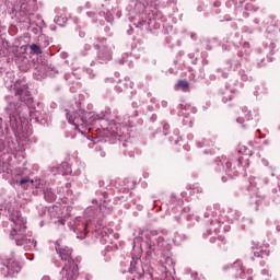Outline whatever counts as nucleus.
<instances>
[{
  "instance_id": "19",
  "label": "nucleus",
  "mask_w": 280,
  "mask_h": 280,
  "mask_svg": "<svg viewBox=\"0 0 280 280\" xmlns=\"http://www.w3.org/2000/svg\"><path fill=\"white\" fill-rule=\"evenodd\" d=\"M86 226H89V224H86V223H85V224H83L84 235H86V233H88V232H86Z\"/></svg>"
},
{
  "instance_id": "16",
  "label": "nucleus",
  "mask_w": 280,
  "mask_h": 280,
  "mask_svg": "<svg viewBox=\"0 0 280 280\" xmlns=\"http://www.w3.org/2000/svg\"><path fill=\"white\" fill-rule=\"evenodd\" d=\"M222 165H225L226 170H231L233 164L229 160H224V162H222Z\"/></svg>"
},
{
  "instance_id": "4",
  "label": "nucleus",
  "mask_w": 280,
  "mask_h": 280,
  "mask_svg": "<svg viewBox=\"0 0 280 280\" xmlns=\"http://www.w3.org/2000/svg\"><path fill=\"white\" fill-rule=\"evenodd\" d=\"M11 91L14 93L15 97L20 100V102H24L28 108L34 104V98L32 97V92H30V88L23 80H18L11 85Z\"/></svg>"
},
{
  "instance_id": "9",
  "label": "nucleus",
  "mask_w": 280,
  "mask_h": 280,
  "mask_svg": "<svg viewBox=\"0 0 280 280\" xmlns=\"http://www.w3.org/2000/svg\"><path fill=\"white\" fill-rule=\"evenodd\" d=\"M44 198L47 200V202H54V200H56V194H54L51 189H47L44 192Z\"/></svg>"
},
{
  "instance_id": "21",
  "label": "nucleus",
  "mask_w": 280,
  "mask_h": 280,
  "mask_svg": "<svg viewBox=\"0 0 280 280\" xmlns=\"http://www.w3.org/2000/svg\"><path fill=\"white\" fill-rule=\"evenodd\" d=\"M105 82H114V80L112 78H107L105 79Z\"/></svg>"
},
{
  "instance_id": "12",
  "label": "nucleus",
  "mask_w": 280,
  "mask_h": 280,
  "mask_svg": "<svg viewBox=\"0 0 280 280\" xmlns=\"http://www.w3.org/2000/svg\"><path fill=\"white\" fill-rule=\"evenodd\" d=\"M20 185H21V187H30V185H34V180H32L30 178H22L20 180Z\"/></svg>"
},
{
  "instance_id": "14",
  "label": "nucleus",
  "mask_w": 280,
  "mask_h": 280,
  "mask_svg": "<svg viewBox=\"0 0 280 280\" xmlns=\"http://www.w3.org/2000/svg\"><path fill=\"white\" fill-rule=\"evenodd\" d=\"M9 108H11V110L13 112V113H19V108H20V106L19 105H14V104H10L9 105Z\"/></svg>"
},
{
  "instance_id": "7",
  "label": "nucleus",
  "mask_w": 280,
  "mask_h": 280,
  "mask_svg": "<svg viewBox=\"0 0 280 280\" xmlns=\"http://www.w3.org/2000/svg\"><path fill=\"white\" fill-rule=\"evenodd\" d=\"M230 275L235 279H244V268H242V262L236 261L230 267Z\"/></svg>"
},
{
  "instance_id": "15",
  "label": "nucleus",
  "mask_w": 280,
  "mask_h": 280,
  "mask_svg": "<svg viewBox=\"0 0 280 280\" xmlns=\"http://www.w3.org/2000/svg\"><path fill=\"white\" fill-rule=\"evenodd\" d=\"M163 129H164V135H167L170 132V124L163 122Z\"/></svg>"
},
{
  "instance_id": "26",
  "label": "nucleus",
  "mask_w": 280,
  "mask_h": 280,
  "mask_svg": "<svg viewBox=\"0 0 280 280\" xmlns=\"http://www.w3.org/2000/svg\"><path fill=\"white\" fill-rule=\"evenodd\" d=\"M103 197L106 198V192H103Z\"/></svg>"
},
{
  "instance_id": "25",
  "label": "nucleus",
  "mask_w": 280,
  "mask_h": 280,
  "mask_svg": "<svg viewBox=\"0 0 280 280\" xmlns=\"http://www.w3.org/2000/svg\"><path fill=\"white\" fill-rule=\"evenodd\" d=\"M159 241H160V242H163V237H159Z\"/></svg>"
},
{
  "instance_id": "3",
  "label": "nucleus",
  "mask_w": 280,
  "mask_h": 280,
  "mask_svg": "<svg viewBox=\"0 0 280 280\" xmlns=\"http://www.w3.org/2000/svg\"><path fill=\"white\" fill-rule=\"evenodd\" d=\"M93 47L96 50L95 60L98 65H107L113 60V48L106 44L105 37L96 38V43H93Z\"/></svg>"
},
{
  "instance_id": "11",
  "label": "nucleus",
  "mask_w": 280,
  "mask_h": 280,
  "mask_svg": "<svg viewBox=\"0 0 280 280\" xmlns=\"http://www.w3.org/2000/svg\"><path fill=\"white\" fill-rule=\"evenodd\" d=\"M176 86H178V89H182V91H187V89H189V82L186 80H179Z\"/></svg>"
},
{
  "instance_id": "33",
  "label": "nucleus",
  "mask_w": 280,
  "mask_h": 280,
  "mask_svg": "<svg viewBox=\"0 0 280 280\" xmlns=\"http://www.w3.org/2000/svg\"><path fill=\"white\" fill-rule=\"evenodd\" d=\"M80 36H84V34H83V33H81V34H80Z\"/></svg>"
},
{
  "instance_id": "32",
  "label": "nucleus",
  "mask_w": 280,
  "mask_h": 280,
  "mask_svg": "<svg viewBox=\"0 0 280 280\" xmlns=\"http://www.w3.org/2000/svg\"><path fill=\"white\" fill-rule=\"evenodd\" d=\"M57 211H60V208H59V207H57Z\"/></svg>"
},
{
  "instance_id": "29",
  "label": "nucleus",
  "mask_w": 280,
  "mask_h": 280,
  "mask_svg": "<svg viewBox=\"0 0 280 280\" xmlns=\"http://www.w3.org/2000/svg\"><path fill=\"white\" fill-rule=\"evenodd\" d=\"M205 217H206V218H209V214H208V213H206V214H205Z\"/></svg>"
},
{
  "instance_id": "20",
  "label": "nucleus",
  "mask_w": 280,
  "mask_h": 280,
  "mask_svg": "<svg viewBox=\"0 0 280 280\" xmlns=\"http://www.w3.org/2000/svg\"><path fill=\"white\" fill-rule=\"evenodd\" d=\"M236 121H237L238 124H244V120H243L242 118H237Z\"/></svg>"
},
{
  "instance_id": "6",
  "label": "nucleus",
  "mask_w": 280,
  "mask_h": 280,
  "mask_svg": "<svg viewBox=\"0 0 280 280\" xmlns=\"http://www.w3.org/2000/svg\"><path fill=\"white\" fill-rule=\"evenodd\" d=\"M68 121L72 126H86L89 125V117H91V113L79 109L78 112H74L73 115L67 114Z\"/></svg>"
},
{
  "instance_id": "2",
  "label": "nucleus",
  "mask_w": 280,
  "mask_h": 280,
  "mask_svg": "<svg viewBox=\"0 0 280 280\" xmlns=\"http://www.w3.org/2000/svg\"><path fill=\"white\" fill-rule=\"evenodd\" d=\"M56 252L58 253L61 260L65 261L62 268V280H75L78 277V259L73 258V249L68 246L60 245L56 246Z\"/></svg>"
},
{
  "instance_id": "22",
  "label": "nucleus",
  "mask_w": 280,
  "mask_h": 280,
  "mask_svg": "<svg viewBox=\"0 0 280 280\" xmlns=\"http://www.w3.org/2000/svg\"><path fill=\"white\" fill-rule=\"evenodd\" d=\"M221 179H222L223 183H226L228 177H226V176H223Z\"/></svg>"
},
{
  "instance_id": "23",
  "label": "nucleus",
  "mask_w": 280,
  "mask_h": 280,
  "mask_svg": "<svg viewBox=\"0 0 280 280\" xmlns=\"http://www.w3.org/2000/svg\"><path fill=\"white\" fill-rule=\"evenodd\" d=\"M58 222H60V224H65V220L59 219Z\"/></svg>"
},
{
  "instance_id": "1",
  "label": "nucleus",
  "mask_w": 280,
  "mask_h": 280,
  "mask_svg": "<svg viewBox=\"0 0 280 280\" xmlns=\"http://www.w3.org/2000/svg\"><path fill=\"white\" fill-rule=\"evenodd\" d=\"M11 231L10 240H14L16 246H23L24 250H34L36 240L27 237V221L24 220L21 211L15 210L10 215Z\"/></svg>"
},
{
  "instance_id": "34",
  "label": "nucleus",
  "mask_w": 280,
  "mask_h": 280,
  "mask_svg": "<svg viewBox=\"0 0 280 280\" xmlns=\"http://www.w3.org/2000/svg\"><path fill=\"white\" fill-rule=\"evenodd\" d=\"M2 150H3V147L0 148V151H2Z\"/></svg>"
},
{
  "instance_id": "28",
  "label": "nucleus",
  "mask_w": 280,
  "mask_h": 280,
  "mask_svg": "<svg viewBox=\"0 0 280 280\" xmlns=\"http://www.w3.org/2000/svg\"><path fill=\"white\" fill-rule=\"evenodd\" d=\"M247 280H253V277H248Z\"/></svg>"
},
{
  "instance_id": "24",
  "label": "nucleus",
  "mask_w": 280,
  "mask_h": 280,
  "mask_svg": "<svg viewBox=\"0 0 280 280\" xmlns=\"http://www.w3.org/2000/svg\"><path fill=\"white\" fill-rule=\"evenodd\" d=\"M100 187H104V182L98 183Z\"/></svg>"
},
{
  "instance_id": "30",
  "label": "nucleus",
  "mask_w": 280,
  "mask_h": 280,
  "mask_svg": "<svg viewBox=\"0 0 280 280\" xmlns=\"http://www.w3.org/2000/svg\"><path fill=\"white\" fill-rule=\"evenodd\" d=\"M143 279V276H140L139 280Z\"/></svg>"
},
{
  "instance_id": "10",
  "label": "nucleus",
  "mask_w": 280,
  "mask_h": 280,
  "mask_svg": "<svg viewBox=\"0 0 280 280\" xmlns=\"http://www.w3.org/2000/svg\"><path fill=\"white\" fill-rule=\"evenodd\" d=\"M269 255L270 250L260 249L258 252H254V257H260V259H264V257H268Z\"/></svg>"
},
{
  "instance_id": "18",
  "label": "nucleus",
  "mask_w": 280,
  "mask_h": 280,
  "mask_svg": "<svg viewBox=\"0 0 280 280\" xmlns=\"http://www.w3.org/2000/svg\"><path fill=\"white\" fill-rule=\"evenodd\" d=\"M261 202H262V199H261V198L256 199V205H257V207H259V205H261Z\"/></svg>"
},
{
  "instance_id": "27",
  "label": "nucleus",
  "mask_w": 280,
  "mask_h": 280,
  "mask_svg": "<svg viewBox=\"0 0 280 280\" xmlns=\"http://www.w3.org/2000/svg\"><path fill=\"white\" fill-rule=\"evenodd\" d=\"M210 242H215V238H211Z\"/></svg>"
},
{
  "instance_id": "13",
  "label": "nucleus",
  "mask_w": 280,
  "mask_h": 280,
  "mask_svg": "<svg viewBox=\"0 0 280 280\" xmlns=\"http://www.w3.org/2000/svg\"><path fill=\"white\" fill-rule=\"evenodd\" d=\"M31 51L35 52L36 56H40V54H43V49H40L36 44L31 45Z\"/></svg>"
},
{
  "instance_id": "5",
  "label": "nucleus",
  "mask_w": 280,
  "mask_h": 280,
  "mask_svg": "<svg viewBox=\"0 0 280 280\" xmlns=\"http://www.w3.org/2000/svg\"><path fill=\"white\" fill-rule=\"evenodd\" d=\"M3 268H1V275L4 279L8 277H14L21 272V264L14 258H7L3 262Z\"/></svg>"
},
{
  "instance_id": "8",
  "label": "nucleus",
  "mask_w": 280,
  "mask_h": 280,
  "mask_svg": "<svg viewBox=\"0 0 280 280\" xmlns=\"http://www.w3.org/2000/svg\"><path fill=\"white\" fill-rule=\"evenodd\" d=\"M164 268L167 272H170V270H174V259L172 257L165 258Z\"/></svg>"
},
{
  "instance_id": "17",
  "label": "nucleus",
  "mask_w": 280,
  "mask_h": 280,
  "mask_svg": "<svg viewBox=\"0 0 280 280\" xmlns=\"http://www.w3.org/2000/svg\"><path fill=\"white\" fill-rule=\"evenodd\" d=\"M246 119H247V121H250V119H253V115H250V113H248V114L246 115Z\"/></svg>"
},
{
  "instance_id": "31",
  "label": "nucleus",
  "mask_w": 280,
  "mask_h": 280,
  "mask_svg": "<svg viewBox=\"0 0 280 280\" xmlns=\"http://www.w3.org/2000/svg\"><path fill=\"white\" fill-rule=\"evenodd\" d=\"M255 23H259V21H258V20H255Z\"/></svg>"
}]
</instances>
